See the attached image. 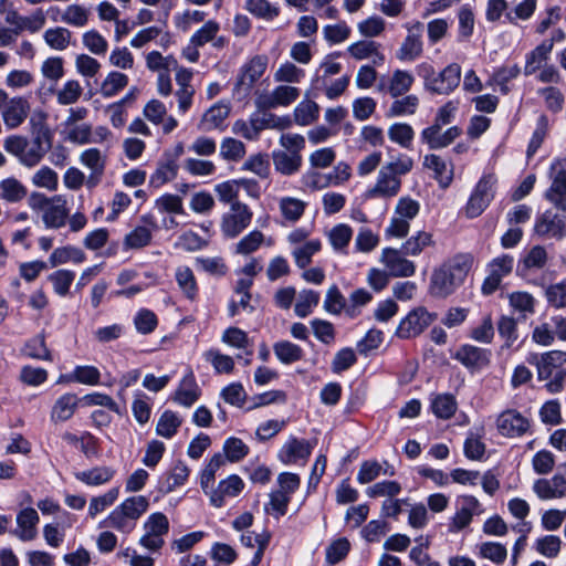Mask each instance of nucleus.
<instances>
[{"mask_svg":"<svg viewBox=\"0 0 566 566\" xmlns=\"http://www.w3.org/2000/svg\"><path fill=\"white\" fill-rule=\"evenodd\" d=\"M224 464V458L221 453L214 454L201 472L200 485L206 494L210 495L212 484L216 479V472Z\"/></svg>","mask_w":566,"mask_h":566,"instance_id":"obj_55","label":"nucleus"},{"mask_svg":"<svg viewBox=\"0 0 566 566\" xmlns=\"http://www.w3.org/2000/svg\"><path fill=\"white\" fill-rule=\"evenodd\" d=\"M416 72L423 80L424 90L437 95L451 94L461 82V66L458 63H450L436 73L431 63L422 62L416 66Z\"/></svg>","mask_w":566,"mask_h":566,"instance_id":"obj_4","label":"nucleus"},{"mask_svg":"<svg viewBox=\"0 0 566 566\" xmlns=\"http://www.w3.org/2000/svg\"><path fill=\"white\" fill-rule=\"evenodd\" d=\"M497 179L494 174H484L474 186L467 205L463 208L464 214L476 218L490 206L494 199Z\"/></svg>","mask_w":566,"mask_h":566,"instance_id":"obj_6","label":"nucleus"},{"mask_svg":"<svg viewBox=\"0 0 566 566\" xmlns=\"http://www.w3.org/2000/svg\"><path fill=\"white\" fill-rule=\"evenodd\" d=\"M534 232L543 239H559L566 235L565 217L546 210L536 218Z\"/></svg>","mask_w":566,"mask_h":566,"instance_id":"obj_16","label":"nucleus"},{"mask_svg":"<svg viewBox=\"0 0 566 566\" xmlns=\"http://www.w3.org/2000/svg\"><path fill=\"white\" fill-rule=\"evenodd\" d=\"M380 43L373 40H360L347 48V52L355 60L371 59L375 65H381L385 55L380 52Z\"/></svg>","mask_w":566,"mask_h":566,"instance_id":"obj_32","label":"nucleus"},{"mask_svg":"<svg viewBox=\"0 0 566 566\" xmlns=\"http://www.w3.org/2000/svg\"><path fill=\"white\" fill-rule=\"evenodd\" d=\"M149 501L144 495L125 499L104 520V526L115 528L123 534H129L136 527V522L146 513Z\"/></svg>","mask_w":566,"mask_h":566,"instance_id":"obj_5","label":"nucleus"},{"mask_svg":"<svg viewBox=\"0 0 566 566\" xmlns=\"http://www.w3.org/2000/svg\"><path fill=\"white\" fill-rule=\"evenodd\" d=\"M43 39L51 49L63 51L71 43L72 32L62 27L50 28L43 33Z\"/></svg>","mask_w":566,"mask_h":566,"instance_id":"obj_45","label":"nucleus"},{"mask_svg":"<svg viewBox=\"0 0 566 566\" xmlns=\"http://www.w3.org/2000/svg\"><path fill=\"white\" fill-rule=\"evenodd\" d=\"M250 208L243 202H234L230 211L222 216L221 232L227 238H237L251 222Z\"/></svg>","mask_w":566,"mask_h":566,"instance_id":"obj_11","label":"nucleus"},{"mask_svg":"<svg viewBox=\"0 0 566 566\" xmlns=\"http://www.w3.org/2000/svg\"><path fill=\"white\" fill-rule=\"evenodd\" d=\"M119 496V488L115 486L105 493L93 496L90 500L87 514L91 518H95L99 513L111 507Z\"/></svg>","mask_w":566,"mask_h":566,"instance_id":"obj_42","label":"nucleus"},{"mask_svg":"<svg viewBox=\"0 0 566 566\" xmlns=\"http://www.w3.org/2000/svg\"><path fill=\"white\" fill-rule=\"evenodd\" d=\"M272 159L275 170L284 176L296 174L303 163L301 154H291L285 150H274Z\"/></svg>","mask_w":566,"mask_h":566,"instance_id":"obj_35","label":"nucleus"},{"mask_svg":"<svg viewBox=\"0 0 566 566\" xmlns=\"http://www.w3.org/2000/svg\"><path fill=\"white\" fill-rule=\"evenodd\" d=\"M128 84V76L124 73L113 71L107 74L101 84V94L104 97H113Z\"/></svg>","mask_w":566,"mask_h":566,"instance_id":"obj_51","label":"nucleus"},{"mask_svg":"<svg viewBox=\"0 0 566 566\" xmlns=\"http://www.w3.org/2000/svg\"><path fill=\"white\" fill-rule=\"evenodd\" d=\"M269 65V57L265 54H256L248 59L239 69L234 83V91L249 94L255 83L263 76Z\"/></svg>","mask_w":566,"mask_h":566,"instance_id":"obj_8","label":"nucleus"},{"mask_svg":"<svg viewBox=\"0 0 566 566\" xmlns=\"http://www.w3.org/2000/svg\"><path fill=\"white\" fill-rule=\"evenodd\" d=\"M245 9L256 18L271 21L280 14V8L268 0H245Z\"/></svg>","mask_w":566,"mask_h":566,"instance_id":"obj_56","label":"nucleus"},{"mask_svg":"<svg viewBox=\"0 0 566 566\" xmlns=\"http://www.w3.org/2000/svg\"><path fill=\"white\" fill-rule=\"evenodd\" d=\"M28 195L25 186L15 178H7L0 182V197L8 202H19Z\"/></svg>","mask_w":566,"mask_h":566,"instance_id":"obj_44","label":"nucleus"},{"mask_svg":"<svg viewBox=\"0 0 566 566\" xmlns=\"http://www.w3.org/2000/svg\"><path fill=\"white\" fill-rule=\"evenodd\" d=\"M497 331L504 339L503 347L510 348L518 338L517 321L512 316H501L497 322Z\"/></svg>","mask_w":566,"mask_h":566,"instance_id":"obj_61","label":"nucleus"},{"mask_svg":"<svg viewBox=\"0 0 566 566\" xmlns=\"http://www.w3.org/2000/svg\"><path fill=\"white\" fill-rule=\"evenodd\" d=\"M401 492L400 483L396 481H381L366 489L369 497H387L394 499Z\"/></svg>","mask_w":566,"mask_h":566,"instance_id":"obj_62","label":"nucleus"},{"mask_svg":"<svg viewBox=\"0 0 566 566\" xmlns=\"http://www.w3.org/2000/svg\"><path fill=\"white\" fill-rule=\"evenodd\" d=\"M419 106V98L417 95H407L400 99H396L390 105L387 117H398L413 115Z\"/></svg>","mask_w":566,"mask_h":566,"instance_id":"obj_54","label":"nucleus"},{"mask_svg":"<svg viewBox=\"0 0 566 566\" xmlns=\"http://www.w3.org/2000/svg\"><path fill=\"white\" fill-rule=\"evenodd\" d=\"M436 316L424 307H417L402 318L396 329L399 338L408 339L420 335L433 321Z\"/></svg>","mask_w":566,"mask_h":566,"instance_id":"obj_12","label":"nucleus"},{"mask_svg":"<svg viewBox=\"0 0 566 566\" xmlns=\"http://www.w3.org/2000/svg\"><path fill=\"white\" fill-rule=\"evenodd\" d=\"M6 22L11 24L19 34L23 31L35 33L45 24V15L42 9H36L29 17H23L15 10H11L6 14Z\"/></svg>","mask_w":566,"mask_h":566,"instance_id":"obj_24","label":"nucleus"},{"mask_svg":"<svg viewBox=\"0 0 566 566\" xmlns=\"http://www.w3.org/2000/svg\"><path fill=\"white\" fill-rule=\"evenodd\" d=\"M80 161L91 170L86 186L88 188L97 186L104 175L106 156L97 148H90L81 154Z\"/></svg>","mask_w":566,"mask_h":566,"instance_id":"obj_23","label":"nucleus"},{"mask_svg":"<svg viewBox=\"0 0 566 566\" xmlns=\"http://www.w3.org/2000/svg\"><path fill=\"white\" fill-rule=\"evenodd\" d=\"M282 217L290 222H296L303 216L306 202L293 197H283L279 203Z\"/></svg>","mask_w":566,"mask_h":566,"instance_id":"obj_48","label":"nucleus"},{"mask_svg":"<svg viewBox=\"0 0 566 566\" xmlns=\"http://www.w3.org/2000/svg\"><path fill=\"white\" fill-rule=\"evenodd\" d=\"M430 408L437 418L448 420L454 416L458 402L451 394H436L430 399Z\"/></svg>","mask_w":566,"mask_h":566,"instance_id":"obj_37","label":"nucleus"},{"mask_svg":"<svg viewBox=\"0 0 566 566\" xmlns=\"http://www.w3.org/2000/svg\"><path fill=\"white\" fill-rule=\"evenodd\" d=\"M514 260L507 254L494 259L489 264V275L482 284V292L490 295L497 290L504 276L510 274L513 270Z\"/></svg>","mask_w":566,"mask_h":566,"instance_id":"obj_17","label":"nucleus"},{"mask_svg":"<svg viewBox=\"0 0 566 566\" xmlns=\"http://www.w3.org/2000/svg\"><path fill=\"white\" fill-rule=\"evenodd\" d=\"M313 448L312 442L292 437L283 444L279 458L285 464L304 463L311 455Z\"/></svg>","mask_w":566,"mask_h":566,"instance_id":"obj_22","label":"nucleus"},{"mask_svg":"<svg viewBox=\"0 0 566 566\" xmlns=\"http://www.w3.org/2000/svg\"><path fill=\"white\" fill-rule=\"evenodd\" d=\"M253 115L259 133L264 129L283 130L290 128L293 124L290 116H277L269 112H254Z\"/></svg>","mask_w":566,"mask_h":566,"instance_id":"obj_40","label":"nucleus"},{"mask_svg":"<svg viewBox=\"0 0 566 566\" xmlns=\"http://www.w3.org/2000/svg\"><path fill=\"white\" fill-rule=\"evenodd\" d=\"M520 73L521 69L517 64L503 65L493 72L491 83L499 86L500 92L505 95L510 92L509 82L516 78Z\"/></svg>","mask_w":566,"mask_h":566,"instance_id":"obj_46","label":"nucleus"},{"mask_svg":"<svg viewBox=\"0 0 566 566\" xmlns=\"http://www.w3.org/2000/svg\"><path fill=\"white\" fill-rule=\"evenodd\" d=\"M478 554L495 565H502L507 557V549L497 542H483L478 546Z\"/></svg>","mask_w":566,"mask_h":566,"instance_id":"obj_49","label":"nucleus"},{"mask_svg":"<svg viewBox=\"0 0 566 566\" xmlns=\"http://www.w3.org/2000/svg\"><path fill=\"white\" fill-rule=\"evenodd\" d=\"M553 40H545L525 55L524 75L530 76L538 72L549 59L553 50Z\"/></svg>","mask_w":566,"mask_h":566,"instance_id":"obj_33","label":"nucleus"},{"mask_svg":"<svg viewBox=\"0 0 566 566\" xmlns=\"http://www.w3.org/2000/svg\"><path fill=\"white\" fill-rule=\"evenodd\" d=\"M460 506L450 522V532L457 533L470 525L474 515H480L483 510L481 503L473 495H462L459 497Z\"/></svg>","mask_w":566,"mask_h":566,"instance_id":"obj_15","label":"nucleus"},{"mask_svg":"<svg viewBox=\"0 0 566 566\" xmlns=\"http://www.w3.org/2000/svg\"><path fill=\"white\" fill-rule=\"evenodd\" d=\"M116 474L111 465H96L86 470L74 472V478L91 488H98L109 483Z\"/></svg>","mask_w":566,"mask_h":566,"instance_id":"obj_27","label":"nucleus"},{"mask_svg":"<svg viewBox=\"0 0 566 566\" xmlns=\"http://www.w3.org/2000/svg\"><path fill=\"white\" fill-rule=\"evenodd\" d=\"M30 113V103L23 96L10 97L0 88V114L8 129L21 126Z\"/></svg>","mask_w":566,"mask_h":566,"instance_id":"obj_7","label":"nucleus"},{"mask_svg":"<svg viewBox=\"0 0 566 566\" xmlns=\"http://www.w3.org/2000/svg\"><path fill=\"white\" fill-rule=\"evenodd\" d=\"M244 483L238 475L222 480L216 490L210 492V502L214 507H221L227 497H234L243 490Z\"/></svg>","mask_w":566,"mask_h":566,"instance_id":"obj_31","label":"nucleus"},{"mask_svg":"<svg viewBox=\"0 0 566 566\" xmlns=\"http://www.w3.org/2000/svg\"><path fill=\"white\" fill-rule=\"evenodd\" d=\"M80 402V398L75 394L66 392L60 396L52 406L50 412L51 421L57 423L70 420L74 416Z\"/></svg>","mask_w":566,"mask_h":566,"instance_id":"obj_30","label":"nucleus"},{"mask_svg":"<svg viewBox=\"0 0 566 566\" xmlns=\"http://www.w3.org/2000/svg\"><path fill=\"white\" fill-rule=\"evenodd\" d=\"M461 134L462 129L458 126L449 127L443 133L441 128L427 127L421 132L420 138L430 149H441L451 145Z\"/></svg>","mask_w":566,"mask_h":566,"instance_id":"obj_25","label":"nucleus"},{"mask_svg":"<svg viewBox=\"0 0 566 566\" xmlns=\"http://www.w3.org/2000/svg\"><path fill=\"white\" fill-rule=\"evenodd\" d=\"M220 156L228 161H239L245 156V145L235 138L226 137L220 145Z\"/></svg>","mask_w":566,"mask_h":566,"instance_id":"obj_59","label":"nucleus"},{"mask_svg":"<svg viewBox=\"0 0 566 566\" xmlns=\"http://www.w3.org/2000/svg\"><path fill=\"white\" fill-rule=\"evenodd\" d=\"M83 87L77 80H69L56 92V101L60 105L76 103L82 96Z\"/></svg>","mask_w":566,"mask_h":566,"instance_id":"obj_58","label":"nucleus"},{"mask_svg":"<svg viewBox=\"0 0 566 566\" xmlns=\"http://www.w3.org/2000/svg\"><path fill=\"white\" fill-rule=\"evenodd\" d=\"M552 184L544 197L555 208L566 212V157L555 159L549 167Z\"/></svg>","mask_w":566,"mask_h":566,"instance_id":"obj_10","label":"nucleus"},{"mask_svg":"<svg viewBox=\"0 0 566 566\" xmlns=\"http://www.w3.org/2000/svg\"><path fill=\"white\" fill-rule=\"evenodd\" d=\"M40 517L33 507H25L17 514L15 536L22 542H30L38 536V524Z\"/></svg>","mask_w":566,"mask_h":566,"instance_id":"obj_26","label":"nucleus"},{"mask_svg":"<svg viewBox=\"0 0 566 566\" xmlns=\"http://www.w3.org/2000/svg\"><path fill=\"white\" fill-rule=\"evenodd\" d=\"M408 34L396 52V57L401 62H413L423 53V24L419 21L407 25Z\"/></svg>","mask_w":566,"mask_h":566,"instance_id":"obj_13","label":"nucleus"},{"mask_svg":"<svg viewBox=\"0 0 566 566\" xmlns=\"http://www.w3.org/2000/svg\"><path fill=\"white\" fill-rule=\"evenodd\" d=\"M230 114V107L227 103L218 102L209 107L202 115L199 128L203 132L222 129L224 120Z\"/></svg>","mask_w":566,"mask_h":566,"instance_id":"obj_34","label":"nucleus"},{"mask_svg":"<svg viewBox=\"0 0 566 566\" xmlns=\"http://www.w3.org/2000/svg\"><path fill=\"white\" fill-rule=\"evenodd\" d=\"M415 77L409 71L396 70L388 80V84L381 81L378 85L380 92H388L391 97L397 98L410 91Z\"/></svg>","mask_w":566,"mask_h":566,"instance_id":"obj_29","label":"nucleus"},{"mask_svg":"<svg viewBox=\"0 0 566 566\" xmlns=\"http://www.w3.org/2000/svg\"><path fill=\"white\" fill-rule=\"evenodd\" d=\"M470 253H458L437 268L431 275L429 291L436 297L444 298L451 295L464 283L473 266Z\"/></svg>","mask_w":566,"mask_h":566,"instance_id":"obj_2","label":"nucleus"},{"mask_svg":"<svg viewBox=\"0 0 566 566\" xmlns=\"http://www.w3.org/2000/svg\"><path fill=\"white\" fill-rule=\"evenodd\" d=\"M302 185L310 190H321L329 186H334V179L328 174H322L317 169H308L301 178Z\"/></svg>","mask_w":566,"mask_h":566,"instance_id":"obj_53","label":"nucleus"},{"mask_svg":"<svg viewBox=\"0 0 566 566\" xmlns=\"http://www.w3.org/2000/svg\"><path fill=\"white\" fill-rule=\"evenodd\" d=\"M199 398V388L192 373L186 375L175 392L174 400L181 406L190 407Z\"/></svg>","mask_w":566,"mask_h":566,"instance_id":"obj_38","label":"nucleus"},{"mask_svg":"<svg viewBox=\"0 0 566 566\" xmlns=\"http://www.w3.org/2000/svg\"><path fill=\"white\" fill-rule=\"evenodd\" d=\"M423 166L434 172V178L442 188L450 186L453 179L452 168H449L447 163L436 154L426 155L423 158Z\"/></svg>","mask_w":566,"mask_h":566,"instance_id":"obj_36","label":"nucleus"},{"mask_svg":"<svg viewBox=\"0 0 566 566\" xmlns=\"http://www.w3.org/2000/svg\"><path fill=\"white\" fill-rule=\"evenodd\" d=\"M28 206L41 218L46 228L59 229L65 226L70 214L67 200L62 195L48 197L42 192H31Z\"/></svg>","mask_w":566,"mask_h":566,"instance_id":"obj_3","label":"nucleus"},{"mask_svg":"<svg viewBox=\"0 0 566 566\" xmlns=\"http://www.w3.org/2000/svg\"><path fill=\"white\" fill-rule=\"evenodd\" d=\"M144 535L139 538V545L150 552H157L165 545V536L169 532V521L164 513L150 514L145 521Z\"/></svg>","mask_w":566,"mask_h":566,"instance_id":"obj_9","label":"nucleus"},{"mask_svg":"<svg viewBox=\"0 0 566 566\" xmlns=\"http://www.w3.org/2000/svg\"><path fill=\"white\" fill-rule=\"evenodd\" d=\"M274 354L277 359L283 364H292L300 360L303 356V350L298 345L289 340L277 342L273 346Z\"/></svg>","mask_w":566,"mask_h":566,"instance_id":"obj_57","label":"nucleus"},{"mask_svg":"<svg viewBox=\"0 0 566 566\" xmlns=\"http://www.w3.org/2000/svg\"><path fill=\"white\" fill-rule=\"evenodd\" d=\"M31 140L21 135H10L3 142L7 153L18 158L21 165L32 168L41 163L52 147V133L44 123L33 125Z\"/></svg>","mask_w":566,"mask_h":566,"instance_id":"obj_1","label":"nucleus"},{"mask_svg":"<svg viewBox=\"0 0 566 566\" xmlns=\"http://www.w3.org/2000/svg\"><path fill=\"white\" fill-rule=\"evenodd\" d=\"M545 297L549 306L554 308H566V279L547 286Z\"/></svg>","mask_w":566,"mask_h":566,"instance_id":"obj_64","label":"nucleus"},{"mask_svg":"<svg viewBox=\"0 0 566 566\" xmlns=\"http://www.w3.org/2000/svg\"><path fill=\"white\" fill-rule=\"evenodd\" d=\"M178 164L170 155L165 154V158L158 163L157 169L150 176V184L160 187L164 184L176 178L178 172Z\"/></svg>","mask_w":566,"mask_h":566,"instance_id":"obj_39","label":"nucleus"},{"mask_svg":"<svg viewBox=\"0 0 566 566\" xmlns=\"http://www.w3.org/2000/svg\"><path fill=\"white\" fill-rule=\"evenodd\" d=\"M319 302V294L313 290L300 292L294 312L298 317H306Z\"/></svg>","mask_w":566,"mask_h":566,"instance_id":"obj_60","label":"nucleus"},{"mask_svg":"<svg viewBox=\"0 0 566 566\" xmlns=\"http://www.w3.org/2000/svg\"><path fill=\"white\" fill-rule=\"evenodd\" d=\"M510 306L523 317L535 313L536 300L528 293L523 291L512 292L507 296Z\"/></svg>","mask_w":566,"mask_h":566,"instance_id":"obj_43","label":"nucleus"},{"mask_svg":"<svg viewBox=\"0 0 566 566\" xmlns=\"http://www.w3.org/2000/svg\"><path fill=\"white\" fill-rule=\"evenodd\" d=\"M270 534L262 532L256 534L254 532H245L241 535V543L247 547H256V552L251 560V566H258L262 559L263 553L269 545Z\"/></svg>","mask_w":566,"mask_h":566,"instance_id":"obj_41","label":"nucleus"},{"mask_svg":"<svg viewBox=\"0 0 566 566\" xmlns=\"http://www.w3.org/2000/svg\"><path fill=\"white\" fill-rule=\"evenodd\" d=\"M533 491L541 500L562 499L566 495V478L555 474L552 479L535 481Z\"/></svg>","mask_w":566,"mask_h":566,"instance_id":"obj_28","label":"nucleus"},{"mask_svg":"<svg viewBox=\"0 0 566 566\" xmlns=\"http://www.w3.org/2000/svg\"><path fill=\"white\" fill-rule=\"evenodd\" d=\"M537 368V376L539 380L549 379L553 374L564 369L563 366L566 364V352L564 350H549L541 356H535L530 360Z\"/></svg>","mask_w":566,"mask_h":566,"instance_id":"obj_21","label":"nucleus"},{"mask_svg":"<svg viewBox=\"0 0 566 566\" xmlns=\"http://www.w3.org/2000/svg\"><path fill=\"white\" fill-rule=\"evenodd\" d=\"M499 432L509 438L521 437L530 428V421L515 409L504 410L496 419Z\"/></svg>","mask_w":566,"mask_h":566,"instance_id":"obj_18","label":"nucleus"},{"mask_svg":"<svg viewBox=\"0 0 566 566\" xmlns=\"http://www.w3.org/2000/svg\"><path fill=\"white\" fill-rule=\"evenodd\" d=\"M318 105L310 99L302 101L294 108V120L301 126H307L314 123L318 118Z\"/></svg>","mask_w":566,"mask_h":566,"instance_id":"obj_47","label":"nucleus"},{"mask_svg":"<svg viewBox=\"0 0 566 566\" xmlns=\"http://www.w3.org/2000/svg\"><path fill=\"white\" fill-rule=\"evenodd\" d=\"M454 359L471 370H481L491 363V350L465 344L455 352Z\"/></svg>","mask_w":566,"mask_h":566,"instance_id":"obj_19","label":"nucleus"},{"mask_svg":"<svg viewBox=\"0 0 566 566\" xmlns=\"http://www.w3.org/2000/svg\"><path fill=\"white\" fill-rule=\"evenodd\" d=\"M180 426V417L174 411L166 410L157 422L156 433L163 438L170 439L177 433Z\"/></svg>","mask_w":566,"mask_h":566,"instance_id":"obj_50","label":"nucleus"},{"mask_svg":"<svg viewBox=\"0 0 566 566\" xmlns=\"http://www.w3.org/2000/svg\"><path fill=\"white\" fill-rule=\"evenodd\" d=\"M380 261L391 276L408 277L415 274L416 265L402 250H384Z\"/></svg>","mask_w":566,"mask_h":566,"instance_id":"obj_20","label":"nucleus"},{"mask_svg":"<svg viewBox=\"0 0 566 566\" xmlns=\"http://www.w3.org/2000/svg\"><path fill=\"white\" fill-rule=\"evenodd\" d=\"M400 189L401 179L395 177L388 168L381 166L376 182L365 191L364 197L366 199H391L400 192Z\"/></svg>","mask_w":566,"mask_h":566,"instance_id":"obj_14","label":"nucleus"},{"mask_svg":"<svg viewBox=\"0 0 566 566\" xmlns=\"http://www.w3.org/2000/svg\"><path fill=\"white\" fill-rule=\"evenodd\" d=\"M220 31V24L214 20L207 21L190 38V44L193 46H203L206 43L213 41Z\"/></svg>","mask_w":566,"mask_h":566,"instance_id":"obj_63","label":"nucleus"},{"mask_svg":"<svg viewBox=\"0 0 566 566\" xmlns=\"http://www.w3.org/2000/svg\"><path fill=\"white\" fill-rule=\"evenodd\" d=\"M388 137L392 143L409 149L415 138V130L407 123H395L388 128Z\"/></svg>","mask_w":566,"mask_h":566,"instance_id":"obj_52","label":"nucleus"}]
</instances>
